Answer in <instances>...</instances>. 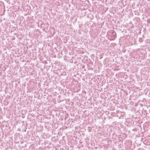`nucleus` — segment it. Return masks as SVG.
I'll use <instances>...</instances> for the list:
<instances>
[{"label": "nucleus", "instance_id": "obj_1", "mask_svg": "<svg viewBox=\"0 0 150 150\" xmlns=\"http://www.w3.org/2000/svg\"><path fill=\"white\" fill-rule=\"evenodd\" d=\"M112 35L115 37H116V33L114 31H113L112 33Z\"/></svg>", "mask_w": 150, "mask_h": 150}, {"label": "nucleus", "instance_id": "obj_2", "mask_svg": "<svg viewBox=\"0 0 150 150\" xmlns=\"http://www.w3.org/2000/svg\"><path fill=\"white\" fill-rule=\"evenodd\" d=\"M25 131H26V130H25Z\"/></svg>", "mask_w": 150, "mask_h": 150}]
</instances>
